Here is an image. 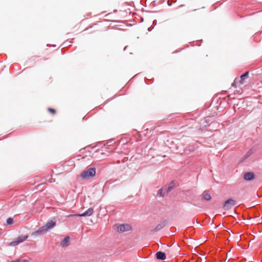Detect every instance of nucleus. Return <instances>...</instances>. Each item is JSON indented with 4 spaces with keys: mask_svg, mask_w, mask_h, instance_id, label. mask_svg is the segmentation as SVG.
Here are the masks:
<instances>
[{
    "mask_svg": "<svg viewBox=\"0 0 262 262\" xmlns=\"http://www.w3.org/2000/svg\"><path fill=\"white\" fill-rule=\"evenodd\" d=\"M184 5H181L179 6V8L180 7H183Z\"/></svg>",
    "mask_w": 262,
    "mask_h": 262,
    "instance_id": "aec40b11",
    "label": "nucleus"
},
{
    "mask_svg": "<svg viewBox=\"0 0 262 262\" xmlns=\"http://www.w3.org/2000/svg\"><path fill=\"white\" fill-rule=\"evenodd\" d=\"M253 153V148H251L242 157V158L241 159V162H243L244 161H245L246 159H247L248 158H249Z\"/></svg>",
    "mask_w": 262,
    "mask_h": 262,
    "instance_id": "9d476101",
    "label": "nucleus"
},
{
    "mask_svg": "<svg viewBox=\"0 0 262 262\" xmlns=\"http://www.w3.org/2000/svg\"><path fill=\"white\" fill-rule=\"evenodd\" d=\"M156 257L158 259L164 260L166 258V255L163 252L158 251L156 253Z\"/></svg>",
    "mask_w": 262,
    "mask_h": 262,
    "instance_id": "1a4fd4ad",
    "label": "nucleus"
},
{
    "mask_svg": "<svg viewBox=\"0 0 262 262\" xmlns=\"http://www.w3.org/2000/svg\"><path fill=\"white\" fill-rule=\"evenodd\" d=\"M93 209L92 208H89L85 212L82 214H75V215H77L78 216H89L91 215L93 213ZM73 215H70V216H73Z\"/></svg>",
    "mask_w": 262,
    "mask_h": 262,
    "instance_id": "423d86ee",
    "label": "nucleus"
},
{
    "mask_svg": "<svg viewBox=\"0 0 262 262\" xmlns=\"http://www.w3.org/2000/svg\"><path fill=\"white\" fill-rule=\"evenodd\" d=\"M235 201L232 199H229L225 201L223 208L226 210H229L235 205Z\"/></svg>",
    "mask_w": 262,
    "mask_h": 262,
    "instance_id": "7ed1b4c3",
    "label": "nucleus"
},
{
    "mask_svg": "<svg viewBox=\"0 0 262 262\" xmlns=\"http://www.w3.org/2000/svg\"><path fill=\"white\" fill-rule=\"evenodd\" d=\"M96 174V169L95 168H89L86 170L83 171L81 173V177L82 179H86L93 177Z\"/></svg>",
    "mask_w": 262,
    "mask_h": 262,
    "instance_id": "f257e3e1",
    "label": "nucleus"
},
{
    "mask_svg": "<svg viewBox=\"0 0 262 262\" xmlns=\"http://www.w3.org/2000/svg\"><path fill=\"white\" fill-rule=\"evenodd\" d=\"M162 227H162V225H158L156 227V228H155V230L156 231H158L159 230H160V229H161Z\"/></svg>",
    "mask_w": 262,
    "mask_h": 262,
    "instance_id": "f3484780",
    "label": "nucleus"
},
{
    "mask_svg": "<svg viewBox=\"0 0 262 262\" xmlns=\"http://www.w3.org/2000/svg\"><path fill=\"white\" fill-rule=\"evenodd\" d=\"M165 189L164 188H161L159 190L157 194L160 196H163L165 195V193H163V191L165 190Z\"/></svg>",
    "mask_w": 262,
    "mask_h": 262,
    "instance_id": "2eb2a0df",
    "label": "nucleus"
},
{
    "mask_svg": "<svg viewBox=\"0 0 262 262\" xmlns=\"http://www.w3.org/2000/svg\"><path fill=\"white\" fill-rule=\"evenodd\" d=\"M175 186V183L173 182H172L170 183L169 185V186L167 188L166 193H168L169 192H170L172 189Z\"/></svg>",
    "mask_w": 262,
    "mask_h": 262,
    "instance_id": "4468645a",
    "label": "nucleus"
},
{
    "mask_svg": "<svg viewBox=\"0 0 262 262\" xmlns=\"http://www.w3.org/2000/svg\"><path fill=\"white\" fill-rule=\"evenodd\" d=\"M13 220L11 218H8L7 220V223L9 225H11L13 223Z\"/></svg>",
    "mask_w": 262,
    "mask_h": 262,
    "instance_id": "dca6fc26",
    "label": "nucleus"
},
{
    "mask_svg": "<svg viewBox=\"0 0 262 262\" xmlns=\"http://www.w3.org/2000/svg\"><path fill=\"white\" fill-rule=\"evenodd\" d=\"M48 110H49V112H50L52 114H55V110L54 109L49 108Z\"/></svg>",
    "mask_w": 262,
    "mask_h": 262,
    "instance_id": "a211bd4d",
    "label": "nucleus"
},
{
    "mask_svg": "<svg viewBox=\"0 0 262 262\" xmlns=\"http://www.w3.org/2000/svg\"><path fill=\"white\" fill-rule=\"evenodd\" d=\"M70 243V238L69 236H66L64 238L61 242L60 245L62 247H67L69 245Z\"/></svg>",
    "mask_w": 262,
    "mask_h": 262,
    "instance_id": "6e6552de",
    "label": "nucleus"
},
{
    "mask_svg": "<svg viewBox=\"0 0 262 262\" xmlns=\"http://www.w3.org/2000/svg\"><path fill=\"white\" fill-rule=\"evenodd\" d=\"M131 229V227L128 224H121L117 227V230L120 232H123L129 231Z\"/></svg>",
    "mask_w": 262,
    "mask_h": 262,
    "instance_id": "20e7f679",
    "label": "nucleus"
},
{
    "mask_svg": "<svg viewBox=\"0 0 262 262\" xmlns=\"http://www.w3.org/2000/svg\"><path fill=\"white\" fill-rule=\"evenodd\" d=\"M18 262H28V261L27 260H26V259H23V260H17Z\"/></svg>",
    "mask_w": 262,
    "mask_h": 262,
    "instance_id": "6ab92c4d",
    "label": "nucleus"
},
{
    "mask_svg": "<svg viewBox=\"0 0 262 262\" xmlns=\"http://www.w3.org/2000/svg\"><path fill=\"white\" fill-rule=\"evenodd\" d=\"M243 178L246 181H251L255 178V175L252 172H247L244 174Z\"/></svg>",
    "mask_w": 262,
    "mask_h": 262,
    "instance_id": "39448f33",
    "label": "nucleus"
},
{
    "mask_svg": "<svg viewBox=\"0 0 262 262\" xmlns=\"http://www.w3.org/2000/svg\"><path fill=\"white\" fill-rule=\"evenodd\" d=\"M248 74H249V72H245L244 74H242L241 76V80H240V83L241 84H243V82H244V80L247 78L248 76Z\"/></svg>",
    "mask_w": 262,
    "mask_h": 262,
    "instance_id": "ddd939ff",
    "label": "nucleus"
},
{
    "mask_svg": "<svg viewBox=\"0 0 262 262\" xmlns=\"http://www.w3.org/2000/svg\"><path fill=\"white\" fill-rule=\"evenodd\" d=\"M48 230V227H47L45 225V226L39 228V229L38 230L33 232L32 234L33 235H38L42 234L43 232H46Z\"/></svg>",
    "mask_w": 262,
    "mask_h": 262,
    "instance_id": "0eeeda50",
    "label": "nucleus"
},
{
    "mask_svg": "<svg viewBox=\"0 0 262 262\" xmlns=\"http://www.w3.org/2000/svg\"><path fill=\"white\" fill-rule=\"evenodd\" d=\"M55 221L51 220L46 223V226L47 227H48V229L49 230L53 228L55 226Z\"/></svg>",
    "mask_w": 262,
    "mask_h": 262,
    "instance_id": "9b49d317",
    "label": "nucleus"
},
{
    "mask_svg": "<svg viewBox=\"0 0 262 262\" xmlns=\"http://www.w3.org/2000/svg\"><path fill=\"white\" fill-rule=\"evenodd\" d=\"M211 198L210 194L206 191L202 194V198L204 200L209 201L211 199Z\"/></svg>",
    "mask_w": 262,
    "mask_h": 262,
    "instance_id": "f8f14e48",
    "label": "nucleus"
},
{
    "mask_svg": "<svg viewBox=\"0 0 262 262\" xmlns=\"http://www.w3.org/2000/svg\"><path fill=\"white\" fill-rule=\"evenodd\" d=\"M28 237V235L20 236L18 237L16 240L10 243L9 245L10 246H15L26 241Z\"/></svg>",
    "mask_w": 262,
    "mask_h": 262,
    "instance_id": "f03ea898",
    "label": "nucleus"
}]
</instances>
